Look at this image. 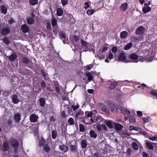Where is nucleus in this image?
Masks as SVG:
<instances>
[{"mask_svg":"<svg viewBox=\"0 0 157 157\" xmlns=\"http://www.w3.org/2000/svg\"><path fill=\"white\" fill-rule=\"evenodd\" d=\"M129 57L131 60L129 61V62L137 63L139 61L143 62L144 61V58H143L142 56H138L135 53L130 54Z\"/></svg>","mask_w":157,"mask_h":157,"instance_id":"1","label":"nucleus"},{"mask_svg":"<svg viewBox=\"0 0 157 157\" xmlns=\"http://www.w3.org/2000/svg\"><path fill=\"white\" fill-rule=\"evenodd\" d=\"M126 54L124 52L121 53L119 56L118 59L123 62L127 63L129 62V60L126 59Z\"/></svg>","mask_w":157,"mask_h":157,"instance_id":"2","label":"nucleus"},{"mask_svg":"<svg viewBox=\"0 0 157 157\" xmlns=\"http://www.w3.org/2000/svg\"><path fill=\"white\" fill-rule=\"evenodd\" d=\"M11 144L15 148L14 152L16 153L17 152V148L18 147L19 144L17 141L15 139H13L11 142Z\"/></svg>","mask_w":157,"mask_h":157,"instance_id":"3","label":"nucleus"},{"mask_svg":"<svg viewBox=\"0 0 157 157\" xmlns=\"http://www.w3.org/2000/svg\"><path fill=\"white\" fill-rule=\"evenodd\" d=\"M118 108L121 111V113L124 115H128L130 113V111L127 108L124 109L120 105H119Z\"/></svg>","mask_w":157,"mask_h":157,"instance_id":"4","label":"nucleus"},{"mask_svg":"<svg viewBox=\"0 0 157 157\" xmlns=\"http://www.w3.org/2000/svg\"><path fill=\"white\" fill-rule=\"evenodd\" d=\"M145 29L142 26H140L136 29V33L139 35H141L143 34L145 31Z\"/></svg>","mask_w":157,"mask_h":157,"instance_id":"5","label":"nucleus"},{"mask_svg":"<svg viewBox=\"0 0 157 157\" xmlns=\"http://www.w3.org/2000/svg\"><path fill=\"white\" fill-rule=\"evenodd\" d=\"M10 31V28L7 27H4L1 30V34L3 35H6L9 33Z\"/></svg>","mask_w":157,"mask_h":157,"instance_id":"6","label":"nucleus"},{"mask_svg":"<svg viewBox=\"0 0 157 157\" xmlns=\"http://www.w3.org/2000/svg\"><path fill=\"white\" fill-rule=\"evenodd\" d=\"M97 128L99 131L104 130L105 131L107 130V128L105 124H98L97 126Z\"/></svg>","mask_w":157,"mask_h":157,"instance_id":"7","label":"nucleus"},{"mask_svg":"<svg viewBox=\"0 0 157 157\" xmlns=\"http://www.w3.org/2000/svg\"><path fill=\"white\" fill-rule=\"evenodd\" d=\"M21 29L23 32L24 33L28 32L29 31V28L25 24L21 25Z\"/></svg>","mask_w":157,"mask_h":157,"instance_id":"8","label":"nucleus"},{"mask_svg":"<svg viewBox=\"0 0 157 157\" xmlns=\"http://www.w3.org/2000/svg\"><path fill=\"white\" fill-rule=\"evenodd\" d=\"M38 118L37 115L35 114H32L30 117V120L31 122H35L36 121Z\"/></svg>","mask_w":157,"mask_h":157,"instance_id":"9","label":"nucleus"},{"mask_svg":"<svg viewBox=\"0 0 157 157\" xmlns=\"http://www.w3.org/2000/svg\"><path fill=\"white\" fill-rule=\"evenodd\" d=\"M153 143L150 142L148 140H147L145 143V145L148 148L151 150L153 149Z\"/></svg>","mask_w":157,"mask_h":157,"instance_id":"10","label":"nucleus"},{"mask_svg":"<svg viewBox=\"0 0 157 157\" xmlns=\"http://www.w3.org/2000/svg\"><path fill=\"white\" fill-rule=\"evenodd\" d=\"M135 141H136L137 143L132 142V146L134 150H137L138 149V146H139L140 143L136 139L135 140Z\"/></svg>","mask_w":157,"mask_h":157,"instance_id":"11","label":"nucleus"},{"mask_svg":"<svg viewBox=\"0 0 157 157\" xmlns=\"http://www.w3.org/2000/svg\"><path fill=\"white\" fill-rule=\"evenodd\" d=\"M113 123L114 124V126L116 130H119L122 129L123 128V126L121 124L115 122Z\"/></svg>","mask_w":157,"mask_h":157,"instance_id":"12","label":"nucleus"},{"mask_svg":"<svg viewBox=\"0 0 157 157\" xmlns=\"http://www.w3.org/2000/svg\"><path fill=\"white\" fill-rule=\"evenodd\" d=\"M148 54L149 52L148 51H143L140 53L141 56H142L143 58H144V60L148 56Z\"/></svg>","mask_w":157,"mask_h":157,"instance_id":"13","label":"nucleus"},{"mask_svg":"<svg viewBox=\"0 0 157 157\" xmlns=\"http://www.w3.org/2000/svg\"><path fill=\"white\" fill-rule=\"evenodd\" d=\"M17 56L16 54L13 53L9 56V59L10 61H14L17 58Z\"/></svg>","mask_w":157,"mask_h":157,"instance_id":"14","label":"nucleus"},{"mask_svg":"<svg viewBox=\"0 0 157 157\" xmlns=\"http://www.w3.org/2000/svg\"><path fill=\"white\" fill-rule=\"evenodd\" d=\"M9 148L8 144L6 141H4L3 143V145L2 147V149L4 151H8Z\"/></svg>","mask_w":157,"mask_h":157,"instance_id":"15","label":"nucleus"},{"mask_svg":"<svg viewBox=\"0 0 157 157\" xmlns=\"http://www.w3.org/2000/svg\"><path fill=\"white\" fill-rule=\"evenodd\" d=\"M113 122H114L112 121H109L105 122V123L109 128H113V125L114 124Z\"/></svg>","mask_w":157,"mask_h":157,"instance_id":"16","label":"nucleus"},{"mask_svg":"<svg viewBox=\"0 0 157 157\" xmlns=\"http://www.w3.org/2000/svg\"><path fill=\"white\" fill-rule=\"evenodd\" d=\"M14 119L15 121L16 122H18L21 119L20 114L19 113H17L15 114L14 115Z\"/></svg>","mask_w":157,"mask_h":157,"instance_id":"17","label":"nucleus"},{"mask_svg":"<svg viewBox=\"0 0 157 157\" xmlns=\"http://www.w3.org/2000/svg\"><path fill=\"white\" fill-rule=\"evenodd\" d=\"M128 35V33L126 31H124L121 33L120 37L121 39H124L126 38Z\"/></svg>","mask_w":157,"mask_h":157,"instance_id":"18","label":"nucleus"},{"mask_svg":"<svg viewBox=\"0 0 157 157\" xmlns=\"http://www.w3.org/2000/svg\"><path fill=\"white\" fill-rule=\"evenodd\" d=\"M151 10V8L149 6H144L142 9V11L144 13H146L150 11Z\"/></svg>","mask_w":157,"mask_h":157,"instance_id":"19","label":"nucleus"},{"mask_svg":"<svg viewBox=\"0 0 157 157\" xmlns=\"http://www.w3.org/2000/svg\"><path fill=\"white\" fill-rule=\"evenodd\" d=\"M59 148L60 150L65 152H67L68 150L67 147L66 146L64 145H60L59 146Z\"/></svg>","mask_w":157,"mask_h":157,"instance_id":"20","label":"nucleus"},{"mask_svg":"<svg viewBox=\"0 0 157 157\" xmlns=\"http://www.w3.org/2000/svg\"><path fill=\"white\" fill-rule=\"evenodd\" d=\"M101 108L103 111L106 112L107 114L109 113V110L105 105H102Z\"/></svg>","mask_w":157,"mask_h":157,"instance_id":"21","label":"nucleus"},{"mask_svg":"<svg viewBox=\"0 0 157 157\" xmlns=\"http://www.w3.org/2000/svg\"><path fill=\"white\" fill-rule=\"evenodd\" d=\"M117 83L115 81L112 82L110 85L109 87L111 89L113 90L114 89L115 87L117 86Z\"/></svg>","mask_w":157,"mask_h":157,"instance_id":"22","label":"nucleus"},{"mask_svg":"<svg viewBox=\"0 0 157 157\" xmlns=\"http://www.w3.org/2000/svg\"><path fill=\"white\" fill-rule=\"evenodd\" d=\"M12 100L14 103H17L19 101L17 96L16 95H13L12 97Z\"/></svg>","mask_w":157,"mask_h":157,"instance_id":"23","label":"nucleus"},{"mask_svg":"<svg viewBox=\"0 0 157 157\" xmlns=\"http://www.w3.org/2000/svg\"><path fill=\"white\" fill-rule=\"evenodd\" d=\"M1 10L2 13L6 14L7 12L6 7L4 6H2L1 7Z\"/></svg>","mask_w":157,"mask_h":157,"instance_id":"24","label":"nucleus"},{"mask_svg":"<svg viewBox=\"0 0 157 157\" xmlns=\"http://www.w3.org/2000/svg\"><path fill=\"white\" fill-rule=\"evenodd\" d=\"M90 135L91 137L94 138H95L97 136V134L93 130L90 131Z\"/></svg>","mask_w":157,"mask_h":157,"instance_id":"25","label":"nucleus"},{"mask_svg":"<svg viewBox=\"0 0 157 157\" xmlns=\"http://www.w3.org/2000/svg\"><path fill=\"white\" fill-rule=\"evenodd\" d=\"M111 110L112 112L116 113L117 112V108L116 107L115 105L113 104H112L111 106Z\"/></svg>","mask_w":157,"mask_h":157,"instance_id":"26","label":"nucleus"},{"mask_svg":"<svg viewBox=\"0 0 157 157\" xmlns=\"http://www.w3.org/2000/svg\"><path fill=\"white\" fill-rule=\"evenodd\" d=\"M128 4L126 3L121 5V8L124 11L127 8Z\"/></svg>","mask_w":157,"mask_h":157,"instance_id":"27","label":"nucleus"},{"mask_svg":"<svg viewBox=\"0 0 157 157\" xmlns=\"http://www.w3.org/2000/svg\"><path fill=\"white\" fill-rule=\"evenodd\" d=\"M132 44L131 42L127 44V45L124 47V49L125 50H128L132 46Z\"/></svg>","mask_w":157,"mask_h":157,"instance_id":"28","label":"nucleus"},{"mask_svg":"<svg viewBox=\"0 0 157 157\" xmlns=\"http://www.w3.org/2000/svg\"><path fill=\"white\" fill-rule=\"evenodd\" d=\"M29 2L30 4L32 6H35L38 3L37 0H29Z\"/></svg>","mask_w":157,"mask_h":157,"instance_id":"29","label":"nucleus"},{"mask_svg":"<svg viewBox=\"0 0 157 157\" xmlns=\"http://www.w3.org/2000/svg\"><path fill=\"white\" fill-rule=\"evenodd\" d=\"M63 14V11L61 8H59L57 9V14L58 16H61Z\"/></svg>","mask_w":157,"mask_h":157,"instance_id":"30","label":"nucleus"},{"mask_svg":"<svg viewBox=\"0 0 157 157\" xmlns=\"http://www.w3.org/2000/svg\"><path fill=\"white\" fill-rule=\"evenodd\" d=\"M95 12V10H88L86 11L87 14L89 16L92 15Z\"/></svg>","mask_w":157,"mask_h":157,"instance_id":"31","label":"nucleus"},{"mask_svg":"<svg viewBox=\"0 0 157 157\" xmlns=\"http://www.w3.org/2000/svg\"><path fill=\"white\" fill-rule=\"evenodd\" d=\"M57 135V132L55 130H53L52 132V136L53 139H55L56 138Z\"/></svg>","mask_w":157,"mask_h":157,"instance_id":"32","label":"nucleus"},{"mask_svg":"<svg viewBox=\"0 0 157 157\" xmlns=\"http://www.w3.org/2000/svg\"><path fill=\"white\" fill-rule=\"evenodd\" d=\"M40 105L41 107H44L45 105V101L42 98L39 99Z\"/></svg>","mask_w":157,"mask_h":157,"instance_id":"33","label":"nucleus"},{"mask_svg":"<svg viewBox=\"0 0 157 157\" xmlns=\"http://www.w3.org/2000/svg\"><path fill=\"white\" fill-rule=\"evenodd\" d=\"M81 146L82 148H86L87 146V144L86 141L83 140L81 142Z\"/></svg>","mask_w":157,"mask_h":157,"instance_id":"34","label":"nucleus"},{"mask_svg":"<svg viewBox=\"0 0 157 157\" xmlns=\"http://www.w3.org/2000/svg\"><path fill=\"white\" fill-rule=\"evenodd\" d=\"M129 121L130 122L133 123L135 122V119L134 116H129Z\"/></svg>","mask_w":157,"mask_h":157,"instance_id":"35","label":"nucleus"},{"mask_svg":"<svg viewBox=\"0 0 157 157\" xmlns=\"http://www.w3.org/2000/svg\"><path fill=\"white\" fill-rule=\"evenodd\" d=\"M44 151L46 152H49L50 150V148L49 145L46 144L44 146Z\"/></svg>","mask_w":157,"mask_h":157,"instance_id":"36","label":"nucleus"},{"mask_svg":"<svg viewBox=\"0 0 157 157\" xmlns=\"http://www.w3.org/2000/svg\"><path fill=\"white\" fill-rule=\"evenodd\" d=\"M23 61L26 64L31 63V62L28 57H25L23 58Z\"/></svg>","mask_w":157,"mask_h":157,"instance_id":"37","label":"nucleus"},{"mask_svg":"<svg viewBox=\"0 0 157 157\" xmlns=\"http://www.w3.org/2000/svg\"><path fill=\"white\" fill-rule=\"evenodd\" d=\"M86 75L88 77V78L89 81L92 80L93 78V76L90 72L87 73L86 74Z\"/></svg>","mask_w":157,"mask_h":157,"instance_id":"38","label":"nucleus"},{"mask_svg":"<svg viewBox=\"0 0 157 157\" xmlns=\"http://www.w3.org/2000/svg\"><path fill=\"white\" fill-rule=\"evenodd\" d=\"M102 120V117L100 116H98L96 117L95 120V122L97 123H100Z\"/></svg>","mask_w":157,"mask_h":157,"instance_id":"39","label":"nucleus"},{"mask_svg":"<svg viewBox=\"0 0 157 157\" xmlns=\"http://www.w3.org/2000/svg\"><path fill=\"white\" fill-rule=\"evenodd\" d=\"M27 21L28 23L30 24H32L34 23V20L33 18H29L27 19Z\"/></svg>","mask_w":157,"mask_h":157,"instance_id":"40","label":"nucleus"},{"mask_svg":"<svg viewBox=\"0 0 157 157\" xmlns=\"http://www.w3.org/2000/svg\"><path fill=\"white\" fill-rule=\"evenodd\" d=\"M68 122L70 125H73L74 124L73 119L72 118H70L69 119Z\"/></svg>","mask_w":157,"mask_h":157,"instance_id":"41","label":"nucleus"},{"mask_svg":"<svg viewBox=\"0 0 157 157\" xmlns=\"http://www.w3.org/2000/svg\"><path fill=\"white\" fill-rule=\"evenodd\" d=\"M71 150L72 151H75L77 149L76 146L71 145Z\"/></svg>","mask_w":157,"mask_h":157,"instance_id":"42","label":"nucleus"},{"mask_svg":"<svg viewBox=\"0 0 157 157\" xmlns=\"http://www.w3.org/2000/svg\"><path fill=\"white\" fill-rule=\"evenodd\" d=\"M45 141L43 137H41L40 140L39 144L40 146H43L44 144Z\"/></svg>","mask_w":157,"mask_h":157,"instance_id":"43","label":"nucleus"},{"mask_svg":"<svg viewBox=\"0 0 157 157\" xmlns=\"http://www.w3.org/2000/svg\"><path fill=\"white\" fill-rule=\"evenodd\" d=\"M141 119L145 123L148 122L149 121V118L148 117H142Z\"/></svg>","mask_w":157,"mask_h":157,"instance_id":"44","label":"nucleus"},{"mask_svg":"<svg viewBox=\"0 0 157 157\" xmlns=\"http://www.w3.org/2000/svg\"><path fill=\"white\" fill-rule=\"evenodd\" d=\"M148 138L149 140L153 141L157 140V135H155L152 137H149Z\"/></svg>","mask_w":157,"mask_h":157,"instance_id":"45","label":"nucleus"},{"mask_svg":"<svg viewBox=\"0 0 157 157\" xmlns=\"http://www.w3.org/2000/svg\"><path fill=\"white\" fill-rule=\"evenodd\" d=\"M85 113L86 115L89 117H92L93 115L92 113L91 112L86 111L85 112Z\"/></svg>","mask_w":157,"mask_h":157,"instance_id":"46","label":"nucleus"},{"mask_svg":"<svg viewBox=\"0 0 157 157\" xmlns=\"http://www.w3.org/2000/svg\"><path fill=\"white\" fill-rule=\"evenodd\" d=\"M108 47H104L103 48L101 49H100L99 50V52L101 53H103L105 51L108 49Z\"/></svg>","mask_w":157,"mask_h":157,"instance_id":"47","label":"nucleus"},{"mask_svg":"<svg viewBox=\"0 0 157 157\" xmlns=\"http://www.w3.org/2000/svg\"><path fill=\"white\" fill-rule=\"evenodd\" d=\"M81 44L84 47H87V45L88 44V43L83 40H82L81 41Z\"/></svg>","mask_w":157,"mask_h":157,"instance_id":"48","label":"nucleus"},{"mask_svg":"<svg viewBox=\"0 0 157 157\" xmlns=\"http://www.w3.org/2000/svg\"><path fill=\"white\" fill-rule=\"evenodd\" d=\"M79 130L80 132H84L85 130V127L82 124L79 125Z\"/></svg>","mask_w":157,"mask_h":157,"instance_id":"49","label":"nucleus"},{"mask_svg":"<svg viewBox=\"0 0 157 157\" xmlns=\"http://www.w3.org/2000/svg\"><path fill=\"white\" fill-rule=\"evenodd\" d=\"M57 24V21L55 19H53L52 21V25L53 26H56Z\"/></svg>","mask_w":157,"mask_h":157,"instance_id":"50","label":"nucleus"},{"mask_svg":"<svg viewBox=\"0 0 157 157\" xmlns=\"http://www.w3.org/2000/svg\"><path fill=\"white\" fill-rule=\"evenodd\" d=\"M3 42L6 44H8L10 42L8 38L5 37L3 40Z\"/></svg>","mask_w":157,"mask_h":157,"instance_id":"51","label":"nucleus"},{"mask_svg":"<svg viewBox=\"0 0 157 157\" xmlns=\"http://www.w3.org/2000/svg\"><path fill=\"white\" fill-rule=\"evenodd\" d=\"M61 2L63 6L67 5L68 2V0H61Z\"/></svg>","mask_w":157,"mask_h":157,"instance_id":"52","label":"nucleus"},{"mask_svg":"<svg viewBox=\"0 0 157 157\" xmlns=\"http://www.w3.org/2000/svg\"><path fill=\"white\" fill-rule=\"evenodd\" d=\"M112 51L116 55L115 53L117 51V48L116 46L113 47L112 49Z\"/></svg>","mask_w":157,"mask_h":157,"instance_id":"53","label":"nucleus"},{"mask_svg":"<svg viewBox=\"0 0 157 157\" xmlns=\"http://www.w3.org/2000/svg\"><path fill=\"white\" fill-rule=\"evenodd\" d=\"M79 105H77L76 106L72 105L71 106V108L73 109L74 111H75L76 109H78L79 108Z\"/></svg>","mask_w":157,"mask_h":157,"instance_id":"54","label":"nucleus"},{"mask_svg":"<svg viewBox=\"0 0 157 157\" xmlns=\"http://www.w3.org/2000/svg\"><path fill=\"white\" fill-rule=\"evenodd\" d=\"M93 66L91 65H89L85 67V69L86 70H90L92 67Z\"/></svg>","mask_w":157,"mask_h":157,"instance_id":"55","label":"nucleus"},{"mask_svg":"<svg viewBox=\"0 0 157 157\" xmlns=\"http://www.w3.org/2000/svg\"><path fill=\"white\" fill-rule=\"evenodd\" d=\"M60 36L63 38L65 39L66 38V36L65 34V33H64L63 32H61L60 33Z\"/></svg>","mask_w":157,"mask_h":157,"instance_id":"56","label":"nucleus"},{"mask_svg":"<svg viewBox=\"0 0 157 157\" xmlns=\"http://www.w3.org/2000/svg\"><path fill=\"white\" fill-rule=\"evenodd\" d=\"M42 75H43V76L44 77V79H46V78H47V76L48 75V74L44 72V71H42Z\"/></svg>","mask_w":157,"mask_h":157,"instance_id":"57","label":"nucleus"},{"mask_svg":"<svg viewBox=\"0 0 157 157\" xmlns=\"http://www.w3.org/2000/svg\"><path fill=\"white\" fill-rule=\"evenodd\" d=\"M131 40L133 42H139V41L138 38L134 37H132L131 38Z\"/></svg>","mask_w":157,"mask_h":157,"instance_id":"58","label":"nucleus"},{"mask_svg":"<svg viewBox=\"0 0 157 157\" xmlns=\"http://www.w3.org/2000/svg\"><path fill=\"white\" fill-rule=\"evenodd\" d=\"M113 54L112 53L110 52L108 58L110 59H112L113 58Z\"/></svg>","mask_w":157,"mask_h":157,"instance_id":"59","label":"nucleus"},{"mask_svg":"<svg viewBox=\"0 0 157 157\" xmlns=\"http://www.w3.org/2000/svg\"><path fill=\"white\" fill-rule=\"evenodd\" d=\"M145 87H146V85L145 84L143 83L142 84L141 86H138L137 87V88H141L143 90V89H144V88Z\"/></svg>","mask_w":157,"mask_h":157,"instance_id":"60","label":"nucleus"},{"mask_svg":"<svg viewBox=\"0 0 157 157\" xmlns=\"http://www.w3.org/2000/svg\"><path fill=\"white\" fill-rule=\"evenodd\" d=\"M136 113L138 116H142L143 114L142 112L140 111H136Z\"/></svg>","mask_w":157,"mask_h":157,"instance_id":"61","label":"nucleus"},{"mask_svg":"<svg viewBox=\"0 0 157 157\" xmlns=\"http://www.w3.org/2000/svg\"><path fill=\"white\" fill-rule=\"evenodd\" d=\"M143 157H149V156L147 153L145 152H143L142 154Z\"/></svg>","mask_w":157,"mask_h":157,"instance_id":"62","label":"nucleus"},{"mask_svg":"<svg viewBox=\"0 0 157 157\" xmlns=\"http://www.w3.org/2000/svg\"><path fill=\"white\" fill-rule=\"evenodd\" d=\"M82 112L81 111L78 112L77 113L75 114V117H78L81 114Z\"/></svg>","mask_w":157,"mask_h":157,"instance_id":"63","label":"nucleus"},{"mask_svg":"<svg viewBox=\"0 0 157 157\" xmlns=\"http://www.w3.org/2000/svg\"><path fill=\"white\" fill-rule=\"evenodd\" d=\"M61 114L63 117L65 118L67 117V115L66 114L65 112L64 111H63L62 112Z\"/></svg>","mask_w":157,"mask_h":157,"instance_id":"64","label":"nucleus"}]
</instances>
